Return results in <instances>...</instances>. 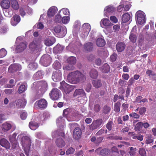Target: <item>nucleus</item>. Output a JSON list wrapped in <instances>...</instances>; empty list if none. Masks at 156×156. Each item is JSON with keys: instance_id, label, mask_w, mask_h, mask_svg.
Returning a JSON list of instances; mask_svg holds the SVG:
<instances>
[{"instance_id": "obj_1", "label": "nucleus", "mask_w": 156, "mask_h": 156, "mask_svg": "<svg viewBox=\"0 0 156 156\" xmlns=\"http://www.w3.org/2000/svg\"><path fill=\"white\" fill-rule=\"evenodd\" d=\"M49 117V113L48 112L36 115L32 118L31 121L29 123L30 128L32 130H35L39 127V124H42Z\"/></svg>"}, {"instance_id": "obj_2", "label": "nucleus", "mask_w": 156, "mask_h": 156, "mask_svg": "<svg viewBox=\"0 0 156 156\" xmlns=\"http://www.w3.org/2000/svg\"><path fill=\"white\" fill-rule=\"evenodd\" d=\"M85 79L84 75L80 72L76 71L70 73L68 76L67 81L73 84H76L84 81Z\"/></svg>"}, {"instance_id": "obj_3", "label": "nucleus", "mask_w": 156, "mask_h": 156, "mask_svg": "<svg viewBox=\"0 0 156 156\" xmlns=\"http://www.w3.org/2000/svg\"><path fill=\"white\" fill-rule=\"evenodd\" d=\"M63 116L66 117L68 121L74 120L73 117H78L80 116L79 112L74 109L67 108L65 109L63 112Z\"/></svg>"}, {"instance_id": "obj_4", "label": "nucleus", "mask_w": 156, "mask_h": 156, "mask_svg": "<svg viewBox=\"0 0 156 156\" xmlns=\"http://www.w3.org/2000/svg\"><path fill=\"white\" fill-rule=\"evenodd\" d=\"M48 84L45 81H41L34 83L32 88L36 90H38V93L40 94H42L47 90Z\"/></svg>"}, {"instance_id": "obj_5", "label": "nucleus", "mask_w": 156, "mask_h": 156, "mask_svg": "<svg viewBox=\"0 0 156 156\" xmlns=\"http://www.w3.org/2000/svg\"><path fill=\"white\" fill-rule=\"evenodd\" d=\"M67 29L65 26L58 25L54 28V34L59 38L63 37L66 34Z\"/></svg>"}, {"instance_id": "obj_6", "label": "nucleus", "mask_w": 156, "mask_h": 156, "mask_svg": "<svg viewBox=\"0 0 156 156\" xmlns=\"http://www.w3.org/2000/svg\"><path fill=\"white\" fill-rule=\"evenodd\" d=\"M21 142L26 154L27 155L29 148L31 145V140L30 138L27 136H23L22 138Z\"/></svg>"}, {"instance_id": "obj_7", "label": "nucleus", "mask_w": 156, "mask_h": 156, "mask_svg": "<svg viewBox=\"0 0 156 156\" xmlns=\"http://www.w3.org/2000/svg\"><path fill=\"white\" fill-rule=\"evenodd\" d=\"M136 22L139 24L142 25L146 22V18L145 13L142 11H137L136 13Z\"/></svg>"}, {"instance_id": "obj_8", "label": "nucleus", "mask_w": 156, "mask_h": 156, "mask_svg": "<svg viewBox=\"0 0 156 156\" xmlns=\"http://www.w3.org/2000/svg\"><path fill=\"white\" fill-rule=\"evenodd\" d=\"M91 29V26L90 24L87 23H84L82 26V29L80 32V35L83 38L87 37Z\"/></svg>"}, {"instance_id": "obj_9", "label": "nucleus", "mask_w": 156, "mask_h": 156, "mask_svg": "<svg viewBox=\"0 0 156 156\" xmlns=\"http://www.w3.org/2000/svg\"><path fill=\"white\" fill-rule=\"evenodd\" d=\"M26 104V101L24 98L16 100L11 104V106L17 108H24Z\"/></svg>"}, {"instance_id": "obj_10", "label": "nucleus", "mask_w": 156, "mask_h": 156, "mask_svg": "<svg viewBox=\"0 0 156 156\" xmlns=\"http://www.w3.org/2000/svg\"><path fill=\"white\" fill-rule=\"evenodd\" d=\"M60 89L66 94L69 93L73 90L74 88L73 86L67 84L64 81L60 83Z\"/></svg>"}, {"instance_id": "obj_11", "label": "nucleus", "mask_w": 156, "mask_h": 156, "mask_svg": "<svg viewBox=\"0 0 156 156\" xmlns=\"http://www.w3.org/2000/svg\"><path fill=\"white\" fill-rule=\"evenodd\" d=\"M51 59L50 55L46 54L43 55L41 58L40 62L42 65L46 67L50 64Z\"/></svg>"}, {"instance_id": "obj_12", "label": "nucleus", "mask_w": 156, "mask_h": 156, "mask_svg": "<svg viewBox=\"0 0 156 156\" xmlns=\"http://www.w3.org/2000/svg\"><path fill=\"white\" fill-rule=\"evenodd\" d=\"M116 9L112 5H109L106 6L104 9V15L105 16L108 17L109 15L115 12Z\"/></svg>"}, {"instance_id": "obj_13", "label": "nucleus", "mask_w": 156, "mask_h": 156, "mask_svg": "<svg viewBox=\"0 0 156 156\" xmlns=\"http://www.w3.org/2000/svg\"><path fill=\"white\" fill-rule=\"evenodd\" d=\"M60 90L57 88H53L49 94L51 98L53 100H57L60 97Z\"/></svg>"}, {"instance_id": "obj_14", "label": "nucleus", "mask_w": 156, "mask_h": 156, "mask_svg": "<svg viewBox=\"0 0 156 156\" xmlns=\"http://www.w3.org/2000/svg\"><path fill=\"white\" fill-rule=\"evenodd\" d=\"M47 102L44 99H42L37 101L35 104V107L37 108H45L47 106Z\"/></svg>"}, {"instance_id": "obj_15", "label": "nucleus", "mask_w": 156, "mask_h": 156, "mask_svg": "<svg viewBox=\"0 0 156 156\" xmlns=\"http://www.w3.org/2000/svg\"><path fill=\"white\" fill-rule=\"evenodd\" d=\"M41 47V43L36 41H33L31 42L29 45V48L31 50L33 51H39Z\"/></svg>"}, {"instance_id": "obj_16", "label": "nucleus", "mask_w": 156, "mask_h": 156, "mask_svg": "<svg viewBox=\"0 0 156 156\" xmlns=\"http://www.w3.org/2000/svg\"><path fill=\"white\" fill-rule=\"evenodd\" d=\"M62 78V74L60 70L54 72L52 76V79L55 82H58Z\"/></svg>"}, {"instance_id": "obj_17", "label": "nucleus", "mask_w": 156, "mask_h": 156, "mask_svg": "<svg viewBox=\"0 0 156 156\" xmlns=\"http://www.w3.org/2000/svg\"><path fill=\"white\" fill-rule=\"evenodd\" d=\"M102 119H98L93 122L92 124L89 126V128L90 130H93L100 127L102 123Z\"/></svg>"}, {"instance_id": "obj_18", "label": "nucleus", "mask_w": 156, "mask_h": 156, "mask_svg": "<svg viewBox=\"0 0 156 156\" xmlns=\"http://www.w3.org/2000/svg\"><path fill=\"white\" fill-rule=\"evenodd\" d=\"M21 66L18 64H14L11 65L9 68L8 72L13 73L16 71H20L21 69Z\"/></svg>"}, {"instance_id": "obj_19", "label": "nucleus", "mask_w": 156, "mask_h": 156, "mask_svg": "<svg viewBox=\"0 0 156 156\" xmlns=\"http://www.w3.org/2000/svg\"><path fill=\"white\" fill-rule=\"evenodd\" d=\"M16 136L17 134L16 133H14L11 137L10 138V140L12 143V147L13 149L18 148L19 147L18 143L16 139Z\"/></svg>"}, {"instance_id": "obj_20", "label": "nucleus", "mask_w": 156, "mask_h": 156, "mask_svg": "<svg viewBox=\"0 0 156 156\" xmlns=\"http://www.w3.org/2000/svg\"><path fill=\"white\" fill-rule=\"evenodd\" d=\"M58 11L57 8L55 6H52L47 11V16L48 17H53Z\"/></svg>"}, {"instance_id": "obj_21", "label": "nucleus", "mask_w": 156, "mask_h": 156, "mask_svg": "<svg viewBox=\"0 0 156 156\" xmlns=\"http://www.w3.org/2000/svg\"><path fill=\"white\" fill-rule=\"evenodd\" d=\"M82 131L80 129L79 127L75 128L73 133V137L76 139H78L81 137Z\"/></svg>"}, {"instance_id": "obj_22", "label": "nucleus", "mask_w": 156, "mask_h": 156, "mask_svg": "<svg viewBox=\"0 0 156 156\" xmlns=\"http://www.w3.org/2000/svg\"><path fill=\"white\" fill-rule=\"evenodd\" d=\"M12 125L10 123L6 122L2 124L1 126V129L3 132H6L10 130Z\"/></svg>"}, {"instance_id": "obj_23", "label": "nucleus", "mask_w": 156, "mask_h": 156, "mask_svg": "<svg viewBox=\"0 0 156 156\" xmlns=\"http://www.w3.org/2000/svg\"><path fill=\"white\" fill-rule=\"evenodd\" d=\"M26 47L27 44L25 43H21L17 45L16 51L17 53H19L24 51Z\"/></svg>"}, {"instance_id": "obj_24", "label": "nucleus", "mask_w": 156, "mask_h": 156, "mask_svg": "<svg viewBox=\"0 0 156 156\" xmlns=\"http://www.w3.org/2000/svg\"><path fill=\"white\" fill-rule=\"evenodd\" d=\"M20 21V16L16 15L11 19V23L13 26H16Z\"/></svg>"}, {"instance_id": "obj_25", "label": "nucleus", "mask_w": 156, "mask_h": 156, "mask_svg": "<svg viewBox=\"0 0 156 156\" xmlns=\"http://www.w3.org/2000/svg\"><path fill=\"white\" fill-rule=\"evenodd\" d=\"M45 16V15L42 14L40 16V19L39 20V22L37 24V27L38 29H42L44 27V25L42 24V23H46V20H45L44 19V18Z\"/></svg>"}, {"instance_id": "obj_26", "label": "nucleus", "mask_w": 156, "mask_h": 156, "mask_svg": "<svg viewBox=\"0 0 156 156\" xmlns=\"http://www.w3.org/2000/svg\"><path fill=\"white\" fill-rule=\"evenodd\" d=\"M100 24L101 26L102 27H108L113 25L108 19L105 18H103L101 20Z\"/></svg>"}, {"instance_id": "obj_27", "label": "nucleus", "mask_w": 156, "mask_h": 156, "mask_svg": "<svg viewBox=\"0 0 156 156\" xmlns=\"http://www.w3.org/2000/svg\"><path fill=\"white\" fill-rule=\"evenodd\" d=\"M55 41V40L54 37H50L45 39L44 43L46 45L50 46L53 44Z\"/></svg>"}, {"instance_id": "obj_28", "label": "nucleus", "mask_w": 156, "mask_h": 156, "mask_svg": "<svg viewBox=\"0 0 156 156\" xmlns=\"http://www.w3.org/2000/svg\"><path fill=\"white\" fill-rule=\"evenodd\" d=\"M125 46V44L124 43L121 42H119L116 45V49L118 52H121L124 50Z\"/></svg>"}, {"instance_id": "obj_29", "label": "nucleus", "mask_w": 156, "mask_h": 156, "mask_svg": "<svg viewBox=\"0 0 156 156\" xmlns=\"http://www.w3.org/2000/svg\"><path fill=\"white\" fill-rule=\"evenodd\" d=\"M0 144L2 146L5 147L6 149L9 148L10 147V145L9 142L4 138L0 140Z\"/></svg>"}, {"instance_id": "obj_30", "label": "nucleus", "mask_w": 156, "mask_h": 156, "mask_svg": "<svg viewBox=\"0 0 156 156\" xmlns=\"http://www.w3.org/2000/svg\"><path fill=\"white\" fill-rule=\"evenodd\" d=\"M79 95H80L81 96H83L84 98H85V93L83 89H78L75 90L74 93V96L76 97Z\"/></svg>"}, {"instance_id": "obj_31", "label": "nucleus", "mask_w": 156, "mask_h": 156, "mask_svg": "<svg viewBox=\"0 0 156 156\" xmlns=\"http://www.w3.org/2000/svg\"><path fill=\"white\" fill-rule=\"evenodd\" d=\"M0 4L2 7L4 9H8L10 6V2L9 0H3Z\"/></svg>"}, {"instance_id": "obj_32", "label": "nucleus", "mask_w": 156, "mask_h": 156, "mask_svg": "<svg viewBox=\"0 0 156 156\" xmlns=\"http://www.w3.org/2000/svg\"><path fill=\"white\" fill-rule=\"evenodd\" d=\"M43 72L41 71H38L36 72L33 76V78L34 80H37L43 78Z\"/></svg>"}, {"instance_id": "obj_33", "label": "nucleus", "mask_w": 156, "mask_h": 156, "mask_svg": "<svg viewBox=\"0 0 156 156\" xmlns=\"http://www.w3.org/2000/svg\"><path fill=\"white\" fill-rule=\"evenodd\" d=\"M64 48V47L58 44L53 48V51L56 53H60L62 52Z\"/></svg>"}, {"instance_id": "obj_34", "label": "nucleus", "mask_w": 156, "mask_h": 156, "mask_svg": "<svg viewBox=\"0 0 156 156\" xmlns=\"http://www.w3.org/2000/svg\"><path fill=\"white\" fill-rule=\"evenodd\" d=\"M56 123L58 126H62V128L64 127V124L65 120L64 117H59L56 120Z\"/></svg>"}, {"instance_id": "obj_35", "label": "nucleus", "mask_w": 156, "mask_h": 156, "mask_svg": "<svg viewBox=\"0 0 156 156\" xmlns=\"http://www.w3.org/2000/svg\"><path fill=\"white\" fill-rule=\"evenodd\" d=\"M56 144L59 148H62L65 145V142L61 138H59L56 140Z\"/></svg>"}, {"instance_id": "obj_36", "label": "nucleus", "mask_w": 156, "mask_h": 156, "mask_svg": "<svg viewBox=\"0 0 156 156\" xmlns=\"http://www.w3.org/2000/svg\"><path fill=\"white\" fill-rule=\"evenodd\" d=\"M11 7L14 10H17L19 8V5L16 0H11Z\"/></svg>"}, {"instance_id": "obj_37", "label": "nucleus", "mask_w": 156, "mask_h": 156, "mask_svg": "<svg viewBox=\"0 0 156 156\" xmlns=\"http://www.w3.org/2000/svg\"><path fill=\"white\" fill-rule=\"evenodd\" d=\"M110 70V68L108 65L107 63L105 64L101 68L100 70L103 73H107Z\"/></svg>"}, {"instance_id": "obj_38", "label": "nucleus", "mask_w": 156, "mask_h": 156, "mask_svg": "<svg viewBox=\"0 0 156 156\" xmlns=\"http://www.w3.org/2000/svg\"><path fill=\"white\" fill-rule=\"evenodd\" d=\"M89 107L91 111H94L96 112L99 111L101 108L100 106L98 104L95 105L94 108H93L92 107V104L90 103L89 104Z\"/></svg>"}, {"instance_id": "obj_39", "label": "nucleus", "mask_w": 156, "mask_h": 156, "mask_svg": "<svg viewBox=\"0 0 156 156\" xmlns=\"http://www.w3.org/2000/svg\"><path fill=\"white\" fill-rule=\"evenodd\" d=\"M96 44L97 46L98 47H103L105 44V40L101 38H98L96 41Z\"/></svg>"}, {"instance_id": "obj_40", "label": "nucleus", "mask_w": 156, "mask_h": 156, "mask_svg": "<svg viewBox=\"0 0 156 156\" xmlns=\"http://www.w3.org/2000/svg\"><path fill=\"white\" fill-rule=\"evenodd\" d=\"M84 48L86 50L90 51L93 49V44L90 42L86 43L84 45Z\"/></svg>"}, {"instance_id": "obj_41", "label": "nucleus", "mask_w": 156, "mask_h": 156, "mask_svg": "<svg viewBox=\"0 0 156 156\" xmlns=\"http://www.w3.org/2000/svg\"><path fill=\"white\" fill-rule=\"evenodd\" d=\"M90 77L93 79H96L98 76V73L97 71L94 69L91 70L90 73Z\"/></svg>"}, {"instance_id": "obj_42", "label": "nucleus", "mask_w": 156, "mask_h": 156, "mask_svg": "<svg viewBox=\"0 0 156 156\" xmlns=\"http://www.w3.org/2000/svg\"><path fill=\"white\" fill-rule=\"evenodd\" d=\"M130 19V16L128 13H126L122 16V22L123 23H126L128 22Z\"/></svg>"}, {"instance_id": "obj_43", "label": "nucleus", "mask_w": 156, "mask_h": 156, "mask_svg": "<svg viewBox=\"0 0 156 156\" xmlns=\"http://www.w3.org/2000/svg\"><path fill=\"white\" fill-rule=\"evenodd\" d=\"M145 142L147 144H150L154 141L153 138L151 135L147 134L146 135L145 137Z\"/></svg>"}, {"instance_id": "obj_44", "label": "nucleus", "mask_w": 156, "mask_h": 156, "mask_svg": "<svg viewBox=\"0 0 156 156\" xmlns=\"http://www.w3.org/2000/svg\"><path fill=\"white\" fill-rule=\"evenodd\" d=\"M67 61L68 63L73 65L76 62V58L74 56L70 57L67 58Z\"/></svg>"}, {"instance_id": "obj_45", "label": "nucleus", "mask_w": 156, "mask_h": 156, "mask_svg": "<svg viewBox=\"0 0 156 156\" xmlns=\"http://www.w3.org/2000/svg\"><path fill=\"white\" fill-rule=\"evenodd\" d=\"M37 67V64L35 62H31L28 65V68L30 70H34Z\"/></svg>"}, {"instance_id": "obj_46", "label": "nucleus", "mask_w": 156, "mask_h": 156, "mask_svg": "<svg viewBox=\"0 0 156 156\" xmlns=\"http://www.w3.org/2000/svg\"><path fill=\"white\" fill-rule=\"evenodd\" d=\"M92 84L93 86L97 88H99L102 85V83L100 80H94L93 81Z\"/></svg>"}, {"instance_id": "obj_47", "label": "nucleus", "mask_w": 156, "mask_h": 156, "mask_svg": "<svg viewBox=\"0 0 156 156\" xmlns=\"http://www.w3.org/2000/svg\"><path fill=\"white\" fill-rule=\"evenodd\" d=\"M53 67L55 69H58L61 68V65L59 62L56 61L53 64Z\"/></svg>"}, {"instance_id": "obj_48", "label": "nucleus", "mask_w": 156, "mask_h": 156, "mask_svg": "<svg viewBox=\"0 0 156 156\" xmlns=\"http://www.w3.org/2000/svg\"><path fill=\"white\" fill-rule=\"evenodd\" d=\"M74 69L73 65L71 64H69L63 66V69L64 70H73Z\"/></svg>"}, {"instance_id": "obj_49", "label": "nucleus", "mask_w": 156, "mask_h": 156, "mask_svg": "<svg viewBox=\"0 0 156 156\" xmlns=\"http://www.w3.org/2000/svg\"><path fill=\"white\" fill-rule=\"evenodd\" d=\"M129 39L133 43H135L136 40V37L135 34L131 33L130 35Z\"/></svg>"}, {"instance_id": "obj_50", "label": "nucleus", "mask_w": 156, "mask_h": 156, "mask_svg": "<svg viewBox=\"0 0 156 156\" xmlns=\"http://www.w3.org/2000/svg\"><path fill=\"white\" fill-rule=\"evenodd\" d=\"M27 89L26 86L24 84H21L19 88L18 92L21 94L24 92Z\"/></svg>"}, {"instance_id": "obj_51", "label": "nucleus", "mask_w": 156, "mask_h": 156, "mask_svg": "<svg viewBox=\"0 0 156 156\" xmlns=\"http://www.w3.org/2000/svg\"><path fill=\"white\" fill-rule=\"evenodd\" d=\"M27 116V112L24 111H22L20 114V117L21 119L25 120Z\"/></svg>"}, {"instance_id": "obj_52", "label": "nucleus", "mask_w": 156, "mask_h": 156, "mask_svg": "<svg viewBox=\"0 0 156 156\" xmlns=\"http://www.w3.org/2000/svg\"><path fill=\"white\" fill-rule=\"evenodd\" d=\"M61 12L63 13L64 15H69L70 14V12L69 9L66 8H64L62 9L59 12V13Z\"/></svg>"}, {"instance_id": "obj_53", "label": "nucleus", "mask_w": 156, "mask_h": 156, "mask_svg": "<svg viewBox=\"0 0 156 156\" xmlns=\"http://www.w3.org/2000/svg\"><path fill=\"white\" fill-rule=\"evenodd\" d=\"M55 21L56 22L58 23H60L62 21V17L60 14L58 13L55 16Z\"/></svg>"}, {"instance_id": "obj_54", "label": "nucleus", "mask_w": 156, "mask_h": 156, "mask_svg": "<svg viewBox=\"0 0 156 156\" xmlns=\"http://www.w3.org/2000/svg\"><path fill=\"white\" fill-rule=\"evenodd\" d=\"M70 19L69 16L63 17L62 18V22L64 24H66L69 22Z\"/></svg>"}, {"instance_id": "obj_55", "label": "nucleus", "mask_w": 156, "mask_h": 156, "mask_svg": "<svg viewBox=\"0 0 156 156\" xmlns=\"http://www.w3.org/2000/svg\"><path fill=\"white\" fill-rule=\"evenodd\" d=\"M120 103L119 102H117L115 105L114 110L116 112H119L120 111Z\"/></svg>"}, {"instance_id": "obj_56", "label": "nucleus", "mask_w": 156, "mask_h": 156, "mask_svg": "<svg viewBox=\"0 0 156 156\" xmlns=\"http://www.w3.org/2000/svg\"><path fill=\"white\" fill-rule=\"evenodd\" d=\"M7 53V51L4 48H2L0 50V58L5 56Z\"/></svg>"}, {"instance_id": "obj_57", "label": "nucleus", "mask_w": 156, "mask_h": 156, "mask_svg": "<svg viewBox=\"0 0 156 156\" xmlns=\"http://www.w3.org/2000/svg\"><path fill=\"white\" fill-rule=\"evenodd\" d=\"M146 111V108L144 107L140 108L139 113L140 115H144Z\"/></svg>"}, {"instance_id": "obj_58", "label": "nucleus", "mask_w": 156, "mask_h": 156, "mask_svg": "<svg viewBox=\"0 0 156 156\" xmlns=\"http://www.w3.org/2000/svg\"><path fill=\"white\" fill-rule=\"evenodd\" d=\"M136 151V148H133V147H131L130 148V151L129 152V153L130 155L133 156L135 154Z\"/></svg>"}, {"instance_id": "obj_59", "label": "nucleus", "mask_w": 156, "mask_h": 156, "mask_svg": "<svg viewBox=\"0 0 156 156\" xmlns=\"http://www.w3.org/2000/svg\"><path fill=\"white\" fill-rule=\"evenodd\" d=\"M142 125H143L144 128L146 129L147 128L150 126V124L147 122H144V123L141 122H139L136 124L137 126L138 125L141 126Z\"/></svg>"}, {"instance_id": "obj_60", "label": "nucleus", "mask_w": 156, "mask_h": 156, "mask_svg": "<svg viewBox=\"0 0 156 156\" xmlns=\"http://www.w3.org/2000/svg\"><path fill=\"white\" fill-rule=\"evenodd\" d=\"M109 153V151L107 149H102L101 153V154L102 155H108Z\"/></svg>"}, {"instance_id": "obj_61", "label": "nucleus", "mask_w": 156, "mask_h": 156, "mask_svg": "<svg viewBox=\"0 0 156 156\" xmlns=\"http://www.w3.org/2000/svg\"><path fill=\"white\" fill-rule=\"evenodd\" d=\"M139 153L141 156H146V152L144 148H140Z\"/></svg>"}, {"instance_id": "obj_62", "label": "nucleus", "mask_w": 156, "mask_h": 156, "mask_svg": "<svg viewBox=\"0 0 156 156\" xmlns=\"http://www.w3.org/2000/svg\"><path fill=\"white\" fill-rule=\"evenodd\" d=\"M124 3V2L122 1L120 3V5L118 7L117 10L118 12H120L122 10L124 6V5L123 4Z\"/></svg>"}, {"instance_id": "obj_63", "label": "nucleus", "mask_w": 156, "mask_h": 156, "mask_svg": "<svg viewBox=\"0 0 156 156\" xmlns=\"http://www.w3.org/2000/svg\"><path fill=\"white\" fill-rule=\"evenodd\" d=\"M111 108H110L107 105L105 106L103 108V111L105 113H108L109 112Z\"/></svg>"}, {"instance_id": "obj_64", "label": "nucleus", "mask_w": 156, "mask_h": 156, "mask_svg": "<svg viewBox=\"0 0 156 156\" xmlns=\"http://www.w3.org/2000/svg\"><path fill=\"white\" fill-rule=\"evenodd\" d=\"M75 151V149L72 147H70L68 149L66 152V154H73Z\"/></svg>"}]
</instances>
